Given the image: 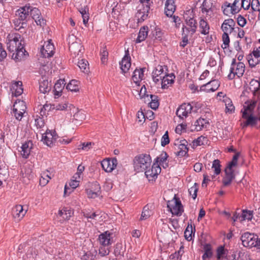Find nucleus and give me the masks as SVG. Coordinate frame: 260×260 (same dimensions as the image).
I'll list each match as a JSON object with an SVG mask.
<instances>
[{"instance_id": "f257e3e1", "label": "nucleus", "mask_w": 260, "mask_h": 260, "mask_svg": "<svg viewBox=\"0 0 260 260\" xmlns=\"http://www.w3.org/2000/svg\"><path fill=\"white\" fill-rule=\"evenodd\" d=\"M20 39V35L15 34L14 36L9 38L7 43V49L10 52H13L12 58L16 60H21L26 52L24 49V41Z\"/></svg>"}, {"instance_id": "f03ea898", "label": "nucleus", "mask_w": 260, "mask_h": 260, "mask_svg": "<svg viewBox=\"0 0 260 260\" xmlns=\"http://www.w3.org/2000/svg\"><path fill=\"white\" fill-rule=\"evenodd\" d=\"M151 165V158L148 154H141L134 159V169L137 172H144L150 168Z\"/></svg>"}, {"instance_id": "7ed1b4c3", "label": "nucleus", "mask_w": 260, "mask_h": 260, "mask_svg": "<svg viewBox=\"0 0 260 260\" xmlns=\"http://www.w3.org/2000/svg\"><path fill=\"white\" fill-rule=\"evenodd\" d=\"M241 240L244 247H256L260 249V238L257 235L246 232L241 236Z\"/></svg>"}, {"instance_id": "20e7f679", "label": "nucleus", "mask_w": 260, "mask_h": 260, "mask_svg": "<svg viewBox=\"0 0 260 260\" xmlns=\"http://www.w3.org/2000/svg\"><path fill=\"white\" fill-rule=\"evenodd\" d=\"M167 207L174 215L180 216L184 211L183 206L181 204L180 199L174 196L173 199L168 201Z\"/></svg>"}, {"instance_id": "39448f33", "label": "nucleus", "mask_w": 260, "mask_h": 260, "mask_svg": "<svg viewBox=\"0 0 260 260\" xmlns=\"http://www.w3.org/2000/svg\"><path fill=\"white\" fill-rule=\"evenodd\" d=\"M236 64V60L233 58L231 63V67L230 68V74L229 77L230 79H233L236 75L238 77H242L245 72V64L242 62H239L237 64L236 69L235 71V66Z\"/></svg>"}, {"instance_id": "423d86ee", "label": "nucleus", "mask_w": 260, "mask_h": 260, "mask_svg": "<svg viewBox=\"0 0 260 260\" xmlns=\"http://www.w3.org/2000/svg\"><path fill=\"white\" fill-rule=\"evenodd\" d=\"M29 14L30 18L33 19L38 25L43 27L46 24V20L41 15L40 11L37 8H34L29 5Z\"/></svg>"}, {"instance_id": "0eeeda50", "label": "nucleus", "mask_w": 260, "mask_h": 260, "mask_svg": "<svg viewBox=\"0 0 260 260\" xmlns=\"http://www.w3.org/2000/svg\"><path fill=\"white\" fill-rule=\"evenodd\" d=\"M54 53V47L50 41L45 42L41 48V57L43 58H49L52 57Z\"/></svg>"}, {"instance_id": "6e6552de", "label": "nucleus", "mask_w": 260, "mask_h": 260, "mask_svg": "<svg viewBox=\"0 0 260 260\" xmlns=\"http://www.w3.org/2000/svg\"><path fill=\"white\" fill-rule=\"evenodd\" d=\"M139 8L135 16L138 20V22L142 23L147 19L148 17L150 7L149 5H146L145 6L142 5L141 7Z\"/></svg>"}, {"instance_id": "1a4fd4ad", "label": "nucleus", "mask_w": 260, "mask_h": 260, "mask_svg": "<svg viewBox=\"0 0 260 260\" xmlns=\"http://www.w3.org/2000/svg\"><path fill=\"white\" fill-rule=\"evenodd\" d=\"M185 25H183L182 31L185 32L190 35V37H192L193 35L196 32L197 28V22L194 19L188 20L185 21Z\"/></svg>"}, {"instance_id": "9d476101", "label": "nucleus", "mask_w": 260, "mask_h": 260, "mask_svg": "<svg viewBox=\"0 0 260 260\" xmlns=\"http://www.w3.org/2000/svg\"><path fill=\"white\" fill-rule=\"evenodd\" d=\"M192 109V106L189 103H183L177 109L176 115L181 119L186 118Z\"/></svg>"}, {"instance_id": "9b49d317", "label": "nucleus", "mask_w": 260, "mask_h": 260, "mask_svg": "<svg viewBox=\"0 0 260 260\" xmlns=\"http://www.w3.org/2000/svg\"><path fill=\"white\" fill-rule=\"evenodd\" d=\"M29 9V4L20 7L16 11V16L19 19V20L25 21L26 23L30 19Z\"/></svg>"}, {"instance_id": "f8f14e48", "label": "nucleus", "mask_w": 260, "mask_h": 260, "mask_svg": "<svg viewBox=\"0 0 260 260\" xmlns=\"http://www.w3.org/2000/svg\"><path fill=\"white\" fill-rule=\"evenodd\" d=\"M241 112L242 113V118L246 119V121L242 124L243 128L248 126H253L256 124L258 119L254 116L252 113H248L247 111H243V110H241Z\"/></svg>"}, {"instance_id": "ddd939ff", "label": "nucleus", "mask_w": 260, "mask_h": 260, "mask_svg": "<svg viewBox=\"0 0 260 260\" xmlns=\"http://www.w3.org/2000/svg\"><path fill=\"white\" fill-rule=\"evenodd\" d=\"M247 60L249 66L251 68L255 67L260 62V51L258 49L254 50L252 53L247 56Z\"/></svg>"}, {"instance_id": "4468645a", "label": "nucleus", "mask_w": 260, "mask_h": 260, "mask_svg": "<svg viewBox=\"0 0 260 260\" xmlns=\"http://www.w3.org/2000/svg\"><path fill=\"white\" fill-rule=\"evenodd\" d=\"M154 164L150 168L145 170V174L146 178L149 181H153L157 178L158 173H160L161 169L159 166H154Z\"/></svg>"}, {"instance_id": "2eb2a0df", "label": "nucleus", "mask_w": 260, "mask_h": 260, "mask_svg": "<svg viewBox=\"0 0 260 260\" xmlns=\"http://www.w3.org/2000/svg\"><path fill=\"white\" fill-rule=\"evenodd\" d=\"M220 86V82L217 80H212L207 83L201 86L200 91H204L207 92L216 91Z\"/></svg>"}, {"instance_id": "dca6fc26", "label": "nucleus", "mask_w": 260, "mask_h": 260, "mask_svg": "<svg viewBox=\"0 0 260 260\" xmlns=\"http://www.w3.org/2000/svg\"><path fill=\"white\" fill-rule=\"evenodd\" d=\"M237 0H235L234 3L231 5L230 3H228L227 2L224 3V7H225L223 10V12L224 14L228 15L229 11L227 10V8H230V11L232 14H236L239 12L241 9V3L242 1H239L238 2H236Z\"/></svg>"}, {"instance_id": "f3484780", "label": "nucleus", "mask_w": 260, "mask_h": 260, "mask_svg": "<svg viewBox=\"0 0 260 260\" xmlns=\"http://www.w3.org/2000/svg\"><path fill=\"white\" fill-rule=\"evenodd\" d=\"M117 160L116 158H114L112 159H104L101 162L102 167L106 172H112L117 166Z\"/></svg>"}, {"instance_id": "a211bd4d", "label": "nucleus", "mask_w": 260, "mask_h": 260, "mask_svg": "<svg viewBox=\"0 0 260 260\" xmlns=\"http://www.w3.org/2000/svg\"><path fill=\"white\" fill-rule=\"evenodd\" d=\"M42 141L47 146H51L53 142L56 141V136L55 135V132H51L47 129L45 133H42Z\"/></svg>"}, {"instance_id": "6ab92c4d", "label": "nucleus", "mask_w": 260, "mask_h": 260, "mask_svg": "<svg viewBox=\"0 0 260 260\" xmlns=\"http://www.w3.org/2000/svg\"><path fill=\"white\" fill-rule=\"evenodd\" d=\"M69 50L75 57L81 56L82 54L84 48L81 43L75 42L71 44L69 42Z\"/></svg>"}, {"instance_id": "aec40b11", "label": "nucleus", "mask_w": 260, "mask_h": 260, "mask_svg": "<svg viewBox=\"0 0 260 260\" xmlns=\"http://www.w3.org/2000/svg\"><path fill=\"white\" fill-rule=\"evenodd\" d=\"M27 209H24L21 205H17L12 208V214L13 217L17 221L20 220L25 215Z\"/></svg>"}, {"instance_id": "412c9836", "label": "nucleus", "mask_w": 260, "mask_h": 260, "mask_svg": "<svg viewBox=\"0 0 260 260\" xmlns=\"http://www.w3.org/2000/svg\"><path fill=\"white\" fill-rule=\"evenodd\" d=\"M166 72H165L164 68L158 65L152 72V78L155 83L159 82L162 77L166 76Z\"/></svg>"}, {"instance_id": "4be33fe9", "label": "nucleus", "mask_w": 260, "mask_h": 260, "mask_svg": "<svg viewBox=\"0 0 260 260\" xmlns=\"http://www.w3.org/2000/svg\"><path fill=\"white\" fill-rule=\"evenodd\" d=\"M112 234L109 231H106L100 235L99 240L102 246H108L112 243L113 240L111 237Z\"/></svg>"}, {"instance_id": "5701e85b", "label": "nucleus", "mask_w": 260, "mask_h": 260, "mask_svg": "<svg viewBox=\"0 0 260 260\" xmlns=\"http://www.w3.org/2000/svg\"><path fill=\"white\" fill-rule=\"evenodd\" d=\"M120 68L123 73H125L129 70L131 66V57L129 55L128 51L125 52V54L123 57L121 61L120 62Z\"/></svg>"}, {"instance_id": "b1692460", "label": "nucleus", "mask_w": 260, "mask_h": 260, "mask_svg": "<svg viewBox=\"0 0 260 260\" xmlns=\"http://www.w3.org/2000/svg\"><path fill=\"white\" fill-rule=\"evenodd\" d=\"M51 89V84L46 77H42L39 81V90L41 92L46 93L49 92Z\"/></svg>"}, {"instance_id": "393cba45", "label": "nucleus", "mask_w": 260, "mask_h": 260, "mask_svg": "<svg viewBox=\"0 0 260 260\" xmlns=\"http://www.w3.org/2000/svg\"><path fill=\"white\" fill-rule=\"evenodd\" d=\"M180 144H178L179 150L175 152L176 155L182 157L187 154L188 149L187 148V142L185 140H181Z\"/></svg>"}, {"instance_id": "a878e982", "label": "nucleus", "mask_w": 260, "mask_h": 260, "mask_svg": "<svg viewBox=\"0 0 260 260\" xmlns=\"http://www.w3.org/2000/svg\"><path fill=\"white\" fill-rule=\"evenodd\" d=\"M176 10L174 0H167L165 3V12L167 16L172 17Z\"/></svg>"}, {"instance_id": "bb28decb", "label": "nucleus", "mask_w": 260, "mask_h": 260, "mask_svg": "<svg viewBox=\"0 0 260 260\" xmlns=\"http://www.w3.org/2000/svg\"><path fill=\"white\" fill-rule=\"evenodd\" d=\"M32 142L31 141H28L24 143L21 147V154L24 158H27L29 156L30 152V150L32 148Z\"/></svg>"}, {"instance_id": "cd10ccee", "label": "nucleus", "mask_w": 260, "mask_h": 260, "mask_svg": "<svg viewBox=\"0 0 260 260\" xmlns=\"http://www.w3.org/2000/svg\"><path fill=\"white\" fill-rule=\"evenodd\" d=\"M209 125L208 120L205 118H200L197 120L194 124V130L200 131L203 128H206Z\"/></svg>"}, {"instance_id": "c85d7f7f", "label": "nucleus", "mask_w": 260, "mask_h": 260, "mask_svg": "<svg viewBox=\"0 0 260 260\" xmlns=\"http://www.w3.org/2000/svg\"><path fill=\"white\" fill-rule=\"evenodd\" d=\"M175 78V76L173 74H166V76L162 77L160 80H161V88L162 89L167 88L169 84L174 83Z\"/></svg>"}, {"instance_id": "c756f323", "label": "nucleus", "mask_w": 260, "mask_h": 260, "mask_svg": "<svg viewBox=\"0 0 260 260\" xmlns=\"http://www.w3.org/2000/svg\"><path fill=\"white\" fill-rule=\"evenodd\" d=\"M148 27L147 26L142 27L138 34V36L136 39V43H139L144 41L148 36Z\"/></svg>"}, {"instance_id": "7c9ffc66", "label": "nucleus", "mask_w": 260, "mask_h": 260, "mask_svg": "<svg viewBox=\"0 0 260 260\" xmlns=\"http://www.w3.org/2000/svg\"><path fill=\"white\" fill-rule=\"evenodd\" d=\"M169 156L165 151H162L160 155L157 157L155 159V162L158 164V166L161 165L164 168H166L168 166V164L166 162Z\"/></svg>"}, {"instance_id": "2f4dec72", "label": "nucleus", "mask_w": 260, "mask_h": 260, "mask_svg": "<svg viewBox=\"0 0 260 260\" xmlns=\"http://www.w3.org/2000/svg\"><path fill=\"white\" fill-rule=\"evenodd\" d=\"M195 227L193 229L191 224H188L185 231H184V237L188 241H190L192 239V235H194L195 233Z\"/></svg>"}, {"instance_id": "473e14b6", "label": "nucleus", "mask_w": 260, "mask_h": 260, "mask_svg": "<svg viewBox=\"0 0 260 260\" xmlns=\"http://www.w3.org/2000/svg\"><path fill=\"white\" fill-rule=\"evenodd\" d=\"M145 68H142L140 69H136L133 72L132 79L134 82L137 83L142 80L144 76V70Z\"/></svg>"}, {"instance_id": "72a5a7b5", "label": "nucleus", "mask_w": 260, "mask_h": 260, "mask_svg": "<svg viewBox=\"0 0 260 260\" xmlns=\"http://www.w3.org/2000/svg\"><path fill=\"white\" fill-rule=\"evenodd\" d=\"M101 187L99 184H94V190L93 191L91 189H88L86 190V193L88 197L89 198L94 199L98 197L101 193Z\"/></svg>"}, {"instance_id": "f704fd0d", "label": "nucleus", "mask_w": 260, "mask_h": 260, "mask_svg": "<svg viewBox=\"0 0 260 260\" xmlns=\"http://www.w3.org/2000/svg\"><path fill=\"white\" fill-rule=\"evenodd\" d=\"M73 214V211L70 208L64 207L59 211L58 215L64 220H69Z\"/></svg>"}, {"instance_id": "c9c22d12", "label": "nucleus", "mask_w": 260, "mask_h": 260, "mask_svg": "<svg viewBox=\"0 0 260 260\" xmlns=\"http://www.w3.org/2000/svg\"><path fill=\"white\" fill-rule=\"evenodd\" d=\"M208 141V139L207 137L201 136L192 141V147H197L199 146L207 145Z\"/></svg>"}, {"instance_id": "e433bc0d", "label": "nucleus", "mask_w": 260, "mask_h": 260, "mask_svg": "<svg viewBox=\"0 0 260 260\" xmlns=\"http://www.w3.org/2000/svg\"><path fill=\"white\" fill-rule=\"evenodd\" d=\"M66 89L72 92H77L80 89V82L76 80H71L67 85Z\"/></svg>"}, {"instance_id": "4c0bfd02", "label": "nucleus", "mask_w": 260, "mask_h": 260, "mask_svg": "<svg viewBox=\"0 0 260 260\" xmlns=\"http://www.w3.org/2000/svg\"><path fill=\"white\" fill-rule=\"evenodd\" d=\"M65 84L66 83L64 80L59 79L56 82L54 86L55 95H59L60 94V93L61 92Z\"/></svg>"}, {"instance_id": "58836bf2", "label": "nucleus", "mask_w": 260, "mask_h": 260, "mask_svg": "<svg viewBox=\"0 0 260 260\" xmlns=\"http://www.w3.org/2000/svg\"><path fill=\"white\" fill-rule=\"evenodd\" d=\"M199 27L201 29V33L203 35H207L209 31V25L208 22L204 19H201L199 22Z\"/></svg>"}, {"instance_id": "ea45409f", "label": "nucleus", "mask_w": 260, "mask_h": 260, "mask_svg": "<svg viewBox=\"0 0 260 260\" xmlns=\"http://www.w3.org/2000/svg\"><path fill=\"white\" fill-rule=\"evenodd\" d=\"M79 11L82 15L83 23L86 25L89 19L88 13H87L88 12V8L87 6L81 7V8H79Z\"/></svg>"}, {"instance_id": "a19ab883", "label": "nucleus", "mask_w": 260, "mask_h": 260, "mask_svg": "<svg viewBox=\"0 0 260 260\" xmlns=\"http://www.w3.org/2000/svg\"><path fill=\"white\" fill-rule=\"evenodd\" d=\"M249 88L253 94L256 95L260 89V82L256 80H252L250 82Z\"/></svg>"}, {"instance_id": "79ce46f5", "label": "nucleus", "mask_w": 260, "mask_h": 260, "mask_svg": "<svg viewBox=\"0 0 260 260\" xmlns=\"http://www.w3.org/2000/svg\"><path fill=\"white\" fill-rule=\"evenodd\" d=\"M51 178L50 173L48 171L44 172L42 174L41 178L40 179V183L42 186L46 185Z\"/></svg>"}, {"instance_id": "37998d69", "label": "nucleus", "mask_w": 260, "mask_h": 260, "mask_svg": "<svg viewBox=\"0 0 260 260\" xmlns=\"http://www.w3.org/2000/svg\"><path fill=\"white\" fill-rule=\"evenodd\" d=\"M205 252L202 256L203 260H206V258H210L212 256V247L210 244H206L204 246Z\"/></svg>"}, {"instance_id": "c03bdc74", "label": "nucleus", "mask_w": 260, "mask_h": 260, "mask_svg": "<svg viewBox=\"0 0 260 260\" xmlns=\"http://www.w3.org/2000/svg\"><path fill=\"white\" fill-rule=\"evenodd\" d=\"M256 104L255 101H248L245 103L243 111H247L248 113H252Z\"/></svg>"}, {"instance_id": "a18cd8bd", "label": "nucleus", "mask_w": 260, "mask_h": 260, "mask_svg": "<svg viewBox=\"0 0 260 260\" xmlns=\"http://www.w3.org/2000/svg\"><path fill=\"white\" fill-rule=\"evenodd\" d=\"M253 211L248 210H243L241 215L242 222L244 220H251L253 217Z\"/></svg>"}, {"instance_id": "49530a36", "label": "nucleus", "mask_w": 260, "mask_h": 260, "mask_svg": "<svg viewBox=\"0 0 260 260\" xmlns=\"http://www.w3.org/2000/svg\"><path fill=\"white\" fill-rule=\"evenodd\" d=\"M14 25L15 26V29L16 30L20 31V32H22L21 29H24L27 26V23L25 21H22V20H19L17 17L16 19L14 20Z\"/></svg>"}, {"instance_id": "de8ad7c7", "label": "nucleus", "mask_w": 260, "mask_h": 260, "mask_svg": "<svg viewBox=\"0 0 260 260\" xmlns=\"http://www.w3.org/2000/svg\"><path fill=\"white\" fill-rule=\"evenodd\" d=\"M89 64L87 60L85 59H81L78 62V66L81 71L84 73H87L89 71Z\"/></svg>"}, {"instance_id": "09e8293b", "label": "nucleus", "mask_w": 260, "mask_h": 260, "mask_svg": "<svg viewBox=\"0 0 260 260\" xmlns=\"http://www.w3.org/2000/svg\"><path fill=\"white\" fill-rule=\"evenodd\" d=\"M150 98L151 102L149 103L150 107L153 110H156L159 106V102L158 97L156 95L150 94Z\"/></svg>"}, {"instance_id": "8fccbe9b", "label": "nucleus", "mask_w": 260, "mask_h": 260, "mask_svg": "<svg viewBox=\"0 0 260 260\" xmlns=\"http://www.w3.org/2000/svg\"><path fill=\"white\" fill-rule=\"evenodd\" d=\"M25 109L26 106L24 102L19 101L18 102H16L14 105L13 111H18V110H20V111L23 112V113H24L25 112Z\"/></svg>"}, {"instance_id": "3c124183", "label": "nucleus", "mask_w": 260, "mask_h": 260, "mask_svg": "<svg viewBox=\"0 0 260 260\" xmlns=\"http://www.w3.org/2000/svg\"><path fill=\"white\" fill-rule=\"evenodd\" d=\"M151 215V211L149 210L148 205H146L143 208V211L141 213L140 220H144L148 218Z\"/></svg>"}, {"instance_id": "603ef678", "label": "nucleus", "mask_w": 260, "mask_h": 260, "mask_svg": "<svg viewBox=\"0 0 260 260\" xmlns=\"http://www.w3.org/2000/svg\"><path fill=\"white\" fill-rule=\"evenodd\" d=\"M212 169L215 175H219L221 172V165L219 159H215L213 161Z\"/></svg>"}, {"instance_id": "864d4df0", "label": "nucleus", "mask_w": 260, "mask_h": 260, "mask_svg": "<svg viewBox=\"0 0 260 260\" xmlns=\"http://www.w3.org/2000/svg\"><path fill=\"white\" fill-rule=\"evenodd\" d=\"M182 41L180 43V46L183 48L185 47L189 43V40H190L191 37H190V35L182 32Z\"/></svg>"}, {"instance_id": "5fc2aeb1", "label": "nucleus", "mask_w": 260, "mask_h": 260, "mask_svg": "<svg viewBox=\"0 0 260 260\" xmlns=\"http://www.w3.org/2000/svg\"><path fill=\"white\" fill-rule=\"evenodd\" d=\"M211 9V5L210 1L204 0L202 6V11L203 13H209Z\"/></svg>"}, {"instance_id": "6e6d98bb", "label": "nucleus", "mask_w": 260, "mask_h": 260, "mask_svg": "<svg viewBox=\"0 0 260 260\" xmlns=\"http://www.w3.org/2000/svg\"><path fill=\"white\" fill-rule=\"evenodd\" d=\"M194 14L193 13V9H189L186 10L183 15V18L185 21H188V20H191L194 19Z\"/></svg>"}, {"instance_id": "4d7b16f0", "label": "nucleus", "mask_w": 260, "mask_h": 260, "mask_svg": "<svg viewBox=\"0 0 260 260\" xmlns=\"http://www.w3.org/2000/svg\"><path fill=\"white\" fill-rule=\"evenodd\" d=\"M35 125L38 128L42 129V131H44L43 127L45 126L44 120L43 117H39L35 119Z\"/></svg>"}, {"instance_id": "13d9d810", "label": "nucleus", "mask_w": 260, "mask_h": 260, "mask_svg": "<svg viewBox=\"0 0 260 260\" xmlns=\"http://www.w3.org/2000/svg\"><path fill=\"white\" fill-rule=\"evenodd\" d=\"M240 156V153L237 152L233 157V159L231 161L229 162L228 166L232 168H234L237 166L238 159Z\"/></svg>"}, {"instance_id": "bf43d9fd", "label": "nucleus", "mask_w": 260, "mask_h": 260, "mask_svg": "<svg viewBox=\"0 0 260 260\" xmlns=\"http://www.w3.org/2000/svg\"><path fill=\"white\" fill-rule=\"evenodd\" d=\"M152 33L153 38L155 39L161 40L162 32L159 28H155Z\"/></svg>"}, {"instance_id": "052dcab7", "label": "nucleus", "mask_w": 260, "mask_h": 260, "mask_svg": "<svg viewBox=\"0 0 260 260\" xmlns=\"http://www.w3.org/2000/svg\"><path fill=\"white\" fill-rule=\"evenodd\" d=\"M222 41H223V44L222 45V47L223 49H225L229 46L230 38L229 37V34H223L222 36Z\"/></svg>"}, {"instance_id": "680f3d73", "label": "nucleus", "mask_w": 260, "mask_h": 260, "mask_svg": "<svg viewBox=\"0 0 260 260\" xmlns=\"http://www.w3.org/2000/svg\"><path fill=\"white\" fill-rule=\"evenodd\" d=\"M188 191L189 193L192 195V197L193 199H195L197 196V192L198 191V184L195 183L194 185L191 187Z\"/></svg>"}, {"instance_id": "e2e57ef3", "label": "nucleus", "mask_w": 260, "mask_h": 260, "mask_svg": "<svg viewBox=\"0 0 260 260\" xmlns=\"http://www.w3.org/2000/svg\"><path fill=\"white\" fill-rule=\"evenodd\" d=\"M233 168H234L230 167L227 166L224 170L225 175V176L235 178V175L234 173V170L233 169Z\"/></svg>"}, {"instance_id": "0e129e2a", "label": "nucleus", "mask_w": 260, "mask_h": 260, "mask_svg": "<svg viewBox=\"0 0 260 260\" xmlns=\"http://www.w3.org/2000/svg\"><path fill=\"white\" fill-rule=\"evenodd\" d=\"M11 90L12 92V94L15 96H18L21 95L23 92V88L21 86L15 87L14 88H13L12 87H11Z\"/></svg>"}, {"instance_id": "69168bd1", "label": "nucleus", "mask_w": 260, "mask_h": 260, "mask_svg": "<svg viewBox=\"0 0 260 260\" xmlns=\"http://www.w3.org/2000/svg\"><path fill=\"white\" fill-rule=\"evenodd\" d=\"M170 143V139L169 137L168 132L167 131L163 135L161 140V145L162 146H165L166 145Z\"/></svg>"}, {"instance_id": "338daca9", "label": "nucleus", "mask_w": 260, "mask_h": 260, "mask_svg": "<svg viewBox=\"0 0 260 260\" xmlns=\"http://www.w3.org/2000/svg\"><path fill=\"white\" fill-rule=\"evenodd\" d=\"M250 5L252 9L254 11H259L260 13L259 2L258 0H252L250 2Z\"/></svg>"}, {"instance_id": "774afa93", "label": "nucleus", "mask_w": 260, "mask_h": 260, "mask_svg": "<svg viewBox=\"0 0 260 260\" xmlns=\"http://www.w3.org/2000/svg\"><path fill=\"white\" fill-rule=\"evenodd\" d=\"M93 255L90 251L84 252L81 257V260H93Z\"/></svg>"}]
</instances>
